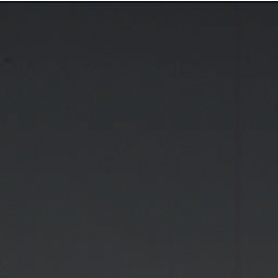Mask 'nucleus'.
Listing matches in <instances>:
<instances>
[{"label": "nucleus", "instance_id": "1", "mask_svg": "<svg viewBox=\"0 0 278 278\" xmlns=\"http://www.w3.org/2000/svg\"><path fill=\"white\" fill-rule=\"evenodd\" d=\"M85 4V27H88V16H87V10H88V1H83Z\"/></svg>", "mask_w": 278, "mask_h": 278}, {"label": "nucleus", "instance_id": "2", "mask_svg": "<svg viewBox=\"0 0 278 278\" xmlns=\"http://www.w3.org/2000/svg\"><path fill=\"white\" fill-rule=\"evenodd\" d=\"M34 3H35V8H36V3H38V1H34Z\"/></svg>", "mask_w": 278, "mask_h": 278}]
</instances>
